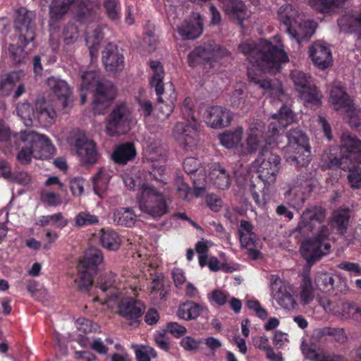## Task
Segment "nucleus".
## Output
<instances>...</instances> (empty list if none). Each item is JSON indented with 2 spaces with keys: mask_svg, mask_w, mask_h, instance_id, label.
<instances>
[{
  "mask_svg": "<svg viewBox=\"0 0 361 361\" xmlns=\"http://www.w3.org/2000/svg\"><path fill=\"white\" fill-rule=\"evenodd\" d=\"M149 66L152 71L150 84L155 88L158 96L157 116L159 120H165L174 109L176 100L175 88L172 83L163 84L164 72L159 61H152L149 62Z\"/></svg>",
  "mask_w": 361,
  "mask_h": 361,
  "instance_id": "nucleus-7",
  "label": "nucleus"
},
{
  "mask_svg": "<svg viewBox=\"0 0 361 361\" xmlns=\"http://www.w3.org/2000/svg\"><path fill=\"white\" fill-rule=\"evenodd\" d=\"M230 296V294L226 291L214 290L209 295L208 298L218 305L223 306L228 302Z\"/></svg>",
  "mask_w": 361,
  "mask_h": 361,
  "instance_id": "nucleus-58",
  "label": "nucleus"
},
{
  "mask_svg": "<svg viewBox=\"0 0 361 361\" xmlns=\"http://www.w3.org/2000/svg\"><path fill=\"white\" fill-rule=\"evenodd\" d=\"M15 27L19 32V41L24 44L32 42L34 38L32 20L34 13L25 8H20L16 12Z\"/></svg>",
  "mask_w": 361,
  "mask_h": 361,
  "instance_id": "nucleus-24",
  "label": "nucleus"
},
{
  "mask_svg": "<svg viewBox=\"0 0 361 361\" xmlns=\"http://www.w3.org/2000/svg\"><path fill=\"white\" fill-rule=\"evenodd\" d=\"M278 13L279 20L286 26L289 36L298 44L309 39L314 35L317 23L312 20L305 19L292 5L281 6Z\"/></svg>",
  "mask_w": 361,
  "mask_h": 361,
  "instance_id": "nucleus-8",
  "label": "nucleus"
},
{
  "mask_svg": "<svg viewBox=\"0 0 361 361\" xmlns=\"http://www.w3.org/2000/svg\"><path fill=\"white\" fill-rule=\"evenodd\" d=\"M204 310L202 305L194 302H187L180 305L177 311V316L184 320H190L197 318Z\"/></svg>",
  "mask_w": 361,
  "mask_h": 361,
  "instance_id": "nucleus-39",
  "label": "nucleus"
},
{
  "mask_svg": "<svg viewBox=\"0 0 361 361\" xmlns=\"http://www.w3.org/2000/svg\"><path fill=\"white\" fill-rule=\"evenodd\" d=\"M346 0H308L309 5L322 13H331L335 8L341 7Z\"/></svg>",
  "mask_w": 361,
  "mask_h": 361,
  "instance_id": "nucleus-43",
  "label": "nucleus"
},
{
  "mask_svg": "<svg viewBox=\"0 0 361 361\" xmlns=\"http://www.w3.org/2000/svg\"><path fill=\"white\" fill-rule=\"evenodd\" d=\"M340 30L344 32H357L356 50L361 54V13L346 12L338 20Z\"/></svg>",
  "mask_w": 361,
  "mask_h": 361,
  "instance_id": "nucleus-28",
  "label": "nucleus"
},
{
  "mask_svg": "<svg viewBox=\"0 0 361 361\" xmlns=\"http://www.w3.org/2000/svg\"><path fill=\"white\" fill-rule=\"evenodd\" d=\"M208 167V175L200 171L198 176L193 179V193L196 197L202 195L207 185H212L218 189L225 190L231 185V176L221 165L219 163H212Z\"/></svg>",
  "mask_w": 361,
  "mask_h": 361,
  "instance_id": "nucleus-14",
  "label": "nucleus"
},
{
  "mask_svg": "<svg viewBox=\"0 0 361 361\" xmlns=\"http://www.w3.org/2000/svg\"><path fill=\"white\" fill-rule=\"evenodd\" d=\"M295 118V116L292 110L286 106H282L278 114H273L272 118L274 121L269 126V133L271 135L264 139L266 145L270 147L276 146L280 137L279 130L293 123Z\"/></svg>",
  "mask_w": 361,
  "mask_h": 361,
  "instance_id": "nucleus-21",
  "label": "nucleus"
},
{
  "mask_svg": "<svg viewBox=\"0 0 361 361\" xmlns=\"http://www.w3.org/2000/svg\"><path fill=\"white\" fill-rule=\"evenodd\" d=\"M326 209L321 206H310L300 216L296 230L302 235L314 233L315 235L302 242L300 252L310 265L326 255L331 250L329 242V228L324 224Z\"/></svg>",
  "mask_w": 361,
  "mask_h": 361,
  "instance_id": "nucleus-1",
  "label": "nucleus"
},
{
  "mask_svg": "<svg viewBox=\"0 0 361 361\" xmlns=\"http://www.w3.org/2000/svg\"><path fill=\"white\" fill-rule=\"evenodd\" d=\"M329 102L335 111L343 110L352 127L361 126V111L357 109L352 99L340 84H334L330 90Z\"/></svg>",
  "mask_w": 361,
  "mask_h": 361,
  "instance_id": "nucleus-16",
  "label": "nucleus"
},
{
  "mask_svg": "<svg viewBox=\"0 0 361 361\" xmlns=\"http://www.w3.org/2000/svg\"><path fill=\"white\" fill-rule=\"evenodd\" d=\"M253 81L256 85L268 92L271 97H277L281 99V95L283 94L282 85L281 82L276 79L274 80H255L250 77V82Z\"/></svg>",
  "mask_w": 361,
  "mask_h": 361,
  "instance_id": "nucleus-40",
  "label": "nucleus"
},
{
  "mask_svg": "<svg viewBox=\"0 0 361 361\" xmlns=\"http://www.w3.org/2000/svg\"><path fill=\"white\" fill-rule=\"evenodd\" d=\"M112 219L117 225L132 227L135 224L137 215L131 208L121 207L114 211Z\"/></svg>",
  "mask_w": 361,
  "mask_h": 361,
  "instance_id": "nucleus-37",
  "label": "nucleus"
},
{
  "mask_svg": "<svg viewBox=\"0 0 361 361\" xmlns=\"http://www.w3.org/2000/svg\"><path fill=\"white\" fill-rule=\"evenodd\" d=\"M145 310V305L132 298H124L118 304L119 314L129 320L136 321L142 315Z\"/></svg>",
  "mask_w": 361,
  "mask_h": 361,
  "instance_id": "nucleus-32",
  "label": "nucleus"
},
{
  "mask_svg": "<svg viewBox=\"0 0 361 361\" xmlns=\"http://www.w3.org/2000/svg\"><path fill=\"white\" fill-rule=\"evenodd\" d=\"M295 90L300 94V98L307 103L317 104L322 98V94L313 83L312 78L298 70L290 73Z\"/></svg>",
  "mask_w": 361,
  "mask_h": 361,
  "instance_id": "nucleus-18",
  "label": "nucleus"
},
{
  "mask_svg": "<svg viewBox=\"0 0 361 361\" xmlns=\"http://www.w3.org/2000/svg\"><path fill=\"white\" fill-rule=\"evenodd\" d=\"M299 297L301 303L304 305H309L314 298V288L309 269L304 271L302 274Z\"/></svg>",
  "mask_w": 361,
  "mask_h": 361,
  "instance_id": "nucleus-36",
  "label": "nucleus"
},
{
  "mask_svg": "<svg viewBox=\"0 0 361 361\" xmlns=\"http://www.w3.org/2000/svg\"><path fill=\"white\" fill-rule=\"evenodd\" d=\"M132 348L134 349L137 361H151L157 357L156 351L150 346L133 344Z\"/></svg>",
  "mask_w": 361,
  "mask_h": 361,
  "instance_id": "nucleus-51",
  "label": "nucleus"
},
{
  "mask_svg": "<svg viewBox=\"0 0 361 361\" xmlns=\"http://www.w3.org/2000/svg\"><path fill=\"white\" fill-rule=\"evenodd\" d=\"M288 60L283 44L280 41L274 45L266 39H260L254 47H251L250 44V63L264 73L279 72L281 64Z\"/></svg>",
  "mask_w": 361,
  "mask_h": 361,
  "instance_id": "nucleus-5",
  "label": "nucleus"
},
{
  "mask_svg": "<svg viewBox=\"0 0 361 361\" xmlns=\"http://www.w3.org/2000/svg\"><path fill=\"white\" fill-rule=\"evenodd\" d=\"M99 219L97 216L87 212H79L75 217V226L77 227H85L97 224Z\"/></svg>",
  "mask_w": 361,
  "mask_h": 361,
  "instance_id": "nucleus-55",
  "label": "nucleus"
},
{
  "mask_svg": "<svg viewBox=\"0 0 361 361\" xmlns=\"http://www.w3.org/2000/svg\"><path fill=\"white\" fill-rule=\"evenodd\" d=\"M202 25L200 15L194 13L178 27V32L183 39H193L197 38L202 34Z\"/></svg>",
  "mask_w": 361,
  "mask_h": 361,
  "instance_id": "nucleus-31",
  "label": "nucleus"
},
{
  "mask_svg": "<svg viewBox=\"0 0 361 361\" xmlns=\"http://www.w3.org/2000/svg\"><path fill=\"white\" fill-rule=\"evenodd\" d=\"M47 84L61 102L63 113H68L73 104L72 92L68 83L62 79L52 76L47 80Z\"/></svg>",
  "mask_w": 361,
  "mask_h": 361,
  "instance_id": "nucleus-26",
  "label": "nucleus"
},
{
  "mask_svg": "<svg viewBox=\"0 0 361 361\" xmlns=\"http://www.w3.org/2000/svg\"><path fill=\"white\" fill-rule=\"evenodd\" d=\"M176 185L177 186V192L179 197L184 200H189V195L191 193V190L181 177H177L176 180Z\"/></svg>",
  "mask_w": 361,
  "mask_h": 361,
  "instance_id": "nucleus-64",
  "label": "nucleus"
},
{
  "mask_svg": "<svg viewBox=\"0 0 361 361\" xmlns=\"http://www.w3.org/2000/svg\"><path fill=\"white\" fill-rule=\"evenodd\" d=\"M99 239L102 246L111 251L118 250L121 244L120 236L114 230H102Z\"/></svg>",
  "mask_w": 361,
  "mask_h": 361,
  "instance_id": "nucleus-41",
  "label": "nucleus"
},
{
  "mask_svg": "<svg viewBox=\"0 0 361 361\" xmlns=\"http://www.w3.org/2000/svg\"><path fill=\"white\" fill-rule=\"evenodd\" d=\"M314 285L318 290L329 293L334 290V277L330 273L318 272L314 278Z\"/></svg>",
  "mask_w": 361,
  "mask_h": 361,
  "instance_id": "nucleus-48",
  "label": "nucleus"
},
{
  "mask_svg": "<svg viewBox=\"0 0 361 361\" xmlns=\"http://www.w3.org/2000/svg\"><path fill=\"white\" fill-rule=\"evenodd\" d=\"M180 118L185 123L178 121L173 129V137L185 149L192 150L199 142L197 122L195 116L194 103L187 97L180 106Z\"/></svg>",
  "mask_w": 361,
  "mask_h": 361,
  "instance_id": "nucleus-6",
  "label": "nucleus"
},
{
  "mask_svg": "<svg viewBox=\"0 0 361 361\" xmlns=\"http://www.w3.org/2000/svg\"><path fill=\"white\" fill-rule=\"evenodd\" d=\"M111 177V172L105 169H101L92 178L94 192L99 197L107 189Z\"/></svg>",
  "mask_w": 361,
  "mask_h": 361,
  "instance_id": "nucleus-44",
  "label": "nucleus"
},
{
  "mask_svg": "<svg viewBox=\"0 0 361 361\" xmlns=\"http://www.w3.org/2000/svg\"><path fill=\"white\" fill-rule=\"evenodd\" d=\"M145 257L142 259L145 262L142 267V271L145 276H147V271L149 276H154L150 286V295L154 300H164L169 293V288L164 284V275L157 271L158 264L153 257H148L146 255Z\"/></svg>",
  "mask_w": 361,
  "mask_h": 361,
  "instance_id": "nucleus-20",
  "label": "nucleus"
},
{
  "mask_svg": "<svg viewBox=\"0 0 361 361\" xmlns=\"http://www.w3.org/2000/svg\"><path fill=\"white\" fill-rule=\"evenodd\" d=\"M341 155L339 157H330L326 161L329 168L338 167L348 171V182L351 188H361V169L355 164H361V140L348 132L341 136Z\"/></svg>",
  "mask_w": 361,
  "mask_h": 361,
  "instance_id": "nucleus-3",
  "label": "nucleus"
},
{
  "mask_svg": "<svg viewBox=\"0 0 361 361\" xmlns=\"http://www.w3.org/2000/svg\"><path fill=\"white\" fill-rule=\"evenodd\" d=\"M286 159L297 168L305 167L310 161V148L305 133L299 129H293L287 134Z\"/></svg>",
  "mask_w": 361,
  "mask_h": 361,
  "instance_id": "nucleus-11",
  "label": "nucleus"
},
{
  "mask_svg": "<svg viewBox=\"0 0 361 361\" xmlns=\"http://www.w3.org/2000/svg\"><path fill=\"white\" fill-rule=\"evenodd\" d=\"M42 202L48 206L56 207L62 203L61 195L48 190H44L40 195Z\"/></svg>",
  "mask_w": 361,
  "mask_h": 361,
  "instance_id": "nucleus-57",
  "label": "nucleus"
},
{
  "mask_svg": "<svg viewBox=\"0 0 361 361\" xmlns=\"http://www.w3.org/2000/svg\"><path fill=\"white\" fill-rule=\"evenodd\" d=\"M134 120L126 104L116 105L106 118L105 131L110 136H117L130 130Z\"/></svg>",
  "mask_w": 361,
  "mask_h": 361,
  "instance_id": "nucleus-17",
  "label": "nucleus"
},
{
  "mask_svg": "<svg viewBox=\"0 0 361 361\" xmlns=\"http://www.w3.org/2000/svg\"><path fill=\"white\" fill-rule=\"evenodd\" d=\"M97 285L99 289L106 294V298L102 299L99 296L94 298V302L102 305H106L109 308H113L118 304L120 295H123V290L130 286L132 291H135L132 288V283L126 276L118 277L114 274L109 272L99 276L97 280Z\"/></svg>",
  "mask_w": 361,
  "mask_h": 361,
  "instance_id": "nucleus-12",
  "label": "nucleus"
},
{
  "mask_svg": "<svg viewBox=\"0 0 361 361\" xmlns=\"http://www.w3.org/2000/svg\"><path fill=\"white\" fill-rule=\"evenodd\" d=\"M37 120L44 127L52 125L56 118V112L52 104L44 99H38L35 104Z\"/></svg>",
  "mask_w": 361,
  "mask_h": 361,
  "instance_id": "nucleus-33",
  "label": "nucleus"
},
{
  "mask_svg": "<svg viewBox=\"0 0 361 361\" xmlns=\"http://www.w3.org/2000/svg\"><path fill=\"white\" fill-rule=\"evenodd\" d=\"M10 61L13 64H20L24 61L27 52L18 45L11 44L6 52Z\"/></svg>",
  "mask_w": 361,
  "mask_h": 361,
  "instance_id": "nucleus-53",
  "label": "nucleus"
},
{
  "mask_svg": "<svg viewBox=\"0 0 361 361\" xmlns=\"http://www.w3.org/2000/svg\"><path fill=\"white\" fill-rule=\"evenodd\" d=\"M350 211L349 209H340L334 211L331 216V226L336 228L341 234L345 233L349 219Z\"/></svg>",
  "mask_w": 361,
  "mask_h": 361,
  "instance_id": "nucleus-42",
  "label": "nucleus"
},
{
  "mask_svg": "<svg viewBox=\"0 0 361 361\" xmlns=\"http://www.w3.org/2000/svg\"><path fill=\"white\" fill-rule=\"evenodd\" d=\"M231 120V112L220 106L207 107L204 116L205 123L214 129H220L228 126Z\"/></svg>",
  "mask_w": 361,
  "mask_h": 361,
  "instance_id": "nucleus-25",
  "label": "nucleus"
},
{
  "mask_svg": "<svg viewBox=\"0 0 361 361\" xmlns=\"http://www.w3.org/2000/svg\"><path fill=\"white\" fill-rule=\"evenodd\" d=\"M136 155V150L132 143H123L116 147L111 155L112 159L119 164H126Z\"/></svg>",
  "mask_w": 361,
  "mask_h": 361,
  "instance_id": "nucleus-38",
  "label": "nucleus"
},
{
  "mask_svg": "<svg viewBox=\"0 0 361 361\" xmlns=\"http://www.w3.org/2000/svg\"><path fill=\"white\" fill-rule=\"evenodd\" d=\"M357 314H361V309L355 304L341 301L336 317L343 320L357 319Z\"/></svg>",
  "mask_w": 361,
  "mask_h": 361,
  "instance_id": "nucleus-46",
  "label": "nucleus"
},
{
  "mask_svg": "<svg viewBox=\"0 0 361 361\" xmlns=\"http://www.w3.org/2000/svg\"><path fill=\"white\" fill-rule=\"evenodd\" d=\"M250 310L253 314L262 320H266L268 318V312L258 300H250Z\"/></svg>",
  "mask_w": 361,
  "mask_h": 361,
  "instance_id": "nucleus-59",
  "label": "nucleus"
},
{
  "mask_svg": "<svg viewBox=\"0 0 361 361\" xmlns=\"http://www.w3.org/2000/svg\"><path fill=\"white\" fill-rule=\"evenodd\" d=\"M102 59L107 71L117 72L124 68L123 54L113 43H109L105 47Z\"/></svg>",
  "mask_w": 361,
  "mask_h": 361,
  "instance_id": "nucleus-30",
  "label": "nucleus"
},
{
  "mask_svg": "<svg viewBox=\"0 0 361 361\" xmlns=\"http://www.w3.org/2000/svg\"><path fill=\"white\" fill-rule=\"evenodd\" d=\"M37 225L45 226H54L58 228H63L68 224V220L60 212L51 215L41 216L37 223Z\"/></svg>",
  "mask_w": 361,
  "mask_h": 361,
  "instance_id": "nucleus-47",
  "label": "nucleus"
},
{
  "mask_svg": "<svg viewBox=\"0 0 361 361\" xmlns=\"http://www.w3.org/2000/svg\"><path fill=\"white\" fill-rule=\"evenodd\" d=\"M309 55L314 64L322 70L332 65L331 51L329 47L324 42H314L309 49Z\"/></svg>",
  "mask_w": 361,
  "mask_h": 361,
  "instance_id": "nucleus-27",
  "label": "nucleus"
},
{
  "mask_svg": "<svg viewBox=\"0 0 361 361\" xmlns=\"http://www.w3.org/2000/svg\"><path fill=\"white\" fill-rule=\"evenodd\" d=\"M302 352L305 357L310 361H340L338 356L328 354L322 350L304 348Z\"/></svg>",
  "mask_w": 361,
  "mask_h": 361,
  "instance_id": "nucleus-50",
  "label": "nucleus"
},
{
  "mask_svg": "<svg viewBox=\"0 0 361 361\" xmlns=\"http://www.w3.org/2000/svg\"><path fill=\"white\" fill-rule=\"evenodd\" d=\"M98 73L94 71H85L81 76V84L80 89L89 90L94 85H97L94 99L93 102V109L96 114H104L109 106L116 95V89L110 83H102L97 80Z\"/></svg>",
  "mask_w": 361,
  "mask_h": 361,
  "instance_id": "nucleus-10",
  "label": "nucleus"
},
{
  "mask_svg": "<svg viewBox=\"0 0 361 361\" xmlns=\"http://www.w3.org/2000/svg\"><path fill=\"white\" fill-rule=\"evenodd\" d=\"M75 326L78 330L82 333H88L96 331L97 325L93 324L90 320L85 318H79L75 322Z\"/></svg>",
  "mask_w": 361,
  "mask_h": 361,
  "instance_id": "nucleus-62",
  "label": "nucleus"
},
{
  "mask_svg": "<svg viewBox=\"0 0 361 361\" xmlns=\"http://www.w3.org/2000/svg\"><path fill=\"white\" fill-rule=\"evenodd\" d=\"M144 158L152 163V170L148 172H153L155 169V174L159 178L165 176V167L162 165L165 162V150L161 145L160 141L153 137H149L143 145ZM142 172H145L144 171Z\"/></svg>",
  "mask_w": 361,
  "mask_h": 361,
  "instance_id": "nucleus-19",
  "label": "nucleus"
},
{
  "mask_svg": "<svg viewBox=\"0 0 361 361\" xmlns=\"http://www.w3.org/2000/svg\"><path fill=\"white\" fill-rule=\"evenodd\" d=\"M245 90L246 87H245L243 90L242 88V85H240L235 89L231 98V102L233 106H240L242 104L245 103V97L247 96Z\"/></svg>",
  "mask_w": 361,
  "mask_h": 361,
  "instance_id": "nucleus-60",
  "label": "nucleus"
},
{
  "mask_svg": "<svg viewBox=\"0 0 361 361\" xmlns=\"http://www.w3.org/2000/svg\"><path fill=\"white\" fill-rule=\"evenodd\" d=\"M103 5L110 19L116 20L120 18L121 4L118 0H104Z\"/></svg>",
  "mask_w": 361,
  "mask_h": 361,
  "instance_id": "nucleus-56",
  "label": "nucleus"
},
{
  "mask_svg": "<svg viewBox=\"0 0 361 361\" xmlns=\"http://www.w3.org/2000/svg\"><path fill=\"white\" fill-rule=\"evenodd\" d=\"M103 255L100 250L91 247L85 253L83 258L80 260L77 269L78 276L75 283L80 289H87L91 286L93 275L97 273L98 266L103 262Z\"/></svg>",
  "mask_w": 361,
  "mask_h": 361,
  "instance_id": "nucleus-15",
  "label": "nucleus"
},
{
  "mask_svg": "<svg viewBox=\"0 0 361 361\" xmlns=\"http://www.w3.org/2000/svg\"><path fill=\"white\" fill-rule=\"evenodd\" d=\"M312 190L310 181L300 176L289 185L288 190L284 193V197L289 206L299 209Z\"/></svg>",
  "mask_w": 361,
  "mask_h": 361,
  "instance_id": "nucleus-23",
  "label": "nucleus"
},
{
  "mask_svg": "<svg viewBox=\"0 0 361 361\" xmlns=\"http://www.w3.org/2000/svg\"><path fill=\"white\" fill-rule=\"evenodd\" d=\"M228 54L229 52L226 49L211 41L191 51L188 56V63L190 66H195L202 60L212 63L213 61H217L228 56Z\"/></svg>",
  "mask_w": 361,
  "mask_h": 361,
  "instance_id": "nucleus-22",
  "label": "nucleus"
},
{
  "mask_svg": "<svg viewBox=\"0 0 361 361\" xmlns=\"http://www.w3.org/2000/svg\"><path fill=\"white\" fill-rule=\"evenodd\" d=\"M17 114L23 121L25 126H30L32 125L35 114L29 103L23 102L18 104Z\"/></svg>",
  "mask_w": 361,
  "mask_h": 361,
  "instance_id": "nucleus-54",
  "label": "nucleus"
},
{
  "mask_svg": "<svg viewBox=\"0 0 361 361\" xmlns=\"http://www.w3.org/2000/svg\"><path fill=\"white\" fill-rule=\"evenodd\" d=\"M238 238L242 248L248 247V221L243 220L238 228Z\"/></svg>",
  "mask_w": 361,
  "mask_h": 361,
  "instance_id": "nucleus-61",
  "label": "nucleus"
},
{
  "mask_svg": "<svg viewBox=\"0 0 361 361\" xmlns=\"http://www.w3.org/2000/svg\"><path fill=\"white\" fill-rule=\"evenodd\" d=\"M17 147L20 148L17 159L23 164L30 162L32 157L35 159L49 158L55 150L51 141L44 135L31 130H25L13 135Z\"/></svg>",
  "mask_w": 361,
  "mask_h": 361,
  "instance_id": "nucleus-4",
  "label": "nucleus"
},
{
  "mask_svg": "<svg viewBox=\"0 0 361 361\" xmlns=\"http://www.w3.org/2000/svg\"><path fill=\"white\" fill-rule=\"evenodd\" d=\"M23 76L22 71H13L8 74L0 82V90L4 94H8Z\"/></svg>",
  "mask_w": 361,
  "mask_h": 361,
  "instance_id": "nucleus-49",
  "label": "nucleus"
},
{
  "mask_svg": "<svg viewBox=\"0 0 361 361\" xmlns=\"http://www.w3.org/2000/svg\"><path fill=\"white\" fill-rule=\"evenodd\" d=\"M85 180L80 177L73 178L70 180V189L74 196H80L84 192Z\"/></svg>",
  "mask_w": 361,
  "mask_h": 361,
  "instance_id": "nucleus-63",
  "label": "nucleus"
},
{
  "mask_svg": "<svg viewBox=\"0 0 361 361\" xmlns=\"http://www.w3.org/2000/svg\"><path fill=\"white\" fill-rule=\"evenodd\" d=\"M243 133V128L238 126L219 134L218 138L222 146L227 149H232L240 145L242 140Z\"/></svg>",
  "mask_w": 361,
  "mask_h": 361,
  "instance_id": "nucleus-35",
  "label": "nucleus"
},
{
  "mask_svg": "<svg viewBox=\"0 0 361 361\" xmlns=\"http://www.w3.org/2000/svg\"><path fill=\"white\" fill-rule=\"evenodd\" d=\"M316 300L326 313L336 316L341 301L331 300L326 296L317 295Z\"/></svg>",
  "mask_w": 361,
  "mask_h": 361,
  "instance_id": "nucleus-52",
  "label": "nucleus"
},
{
  "mask_svg": "<svg viewBox=\"0 0 361 361\" xmlns=\"http://www.w3.org/2000/svg\"><path fill=\"white\" fill-rule=\"evenodd\" d=\"M272 296L276 300L278 305L285 310H291L295 309L298 305L293 294L286 287L282 288V289L278 290L277 293H275Z\"/></svg>",
  "mask_w": 361,
  "mask_h": 361,
  "instance_id": "nucleus-45",
  "label": "nucleus"
},
{
  "mask_svg": "<svg viewBox=\"0 0 361 361\" xmlns=\"http://www.w3.org/2000/svg\"><path fill=\"white\" fill-rule=\"evenodd\" d=\"M280 167L281 159L279 156L266 149L252 162L250 167V173H252V178L256 175V178L265 185H269L275 181Z\"/></svg>",
  "mask_w": 361,
  "mask_h": 361,
  "instance_id": "nucleus-13",
  "label": "nucleus"
},
{
  "mask_svg": "<svg viewBox=\"0 0 361 361\" xmlns=\"http://www.w3.org/2000/svg\"><path fill=\"white\" fill-rule=\"evenodd\" d=\"M153 172H140L133 169L130 173L123 176L125 185L129 189H137V202L142 212L152 218H159L169 212L166 195L148 182L154 180L160 183L167 182L166 177L159 178Z\"/></svg>",
  "mask_w": 361,
  "mask_h": 361,
  "instance_id": "nucleus-2",
  "label": "nucleus"
},
{
  "mask_svg": "<svg viewBox=\"0 0 361 361\" xmlns=\"http://www.w3.org/2000/svg\"><path fill=\"white\" fill-rule=\"evenodd\" d=\"M85 35L86 44L88 46L90 56L93 59L97 57L99 42L103 37L102 28L97 25L94 27L93 25L88 26Z\"/></svg>",
  "mask_w": 361,
  "mask_h": 361,
  "instance_id": "nucleus-34",
  "label": "nucleus"
},
{
  "mask_svg": "<svg viewBox=\"0 0 361 361\" xmlns=\"http://www.w3.org/2000/svg\"><path fill=\"white\" fill-rule=\"evenodd\" d=\"M75 148L80 161L83 164H94L98 157L95 143L80 135L75 140Z\"/></svg>",
  "mask_w": 361,
  "mask_h": 361,
  "instance_id": "nucleus-29",
  "label": "nucleus"
},
{
  "mask_svg": "<svg viewBox=\"0 0 361 361\" xmlns=\"http://www.w3.org/2000/svg\"><path fill=\"white\" fill-rule=\"evenodd\" d=\"M99 3L89 0H54L50 6L51 19H58L71 10L81 24H92L97 18Z\"/></svg>",
  "mask_w": 361,
  "mask_h": 361,
  "instance_id": "nucleus-9",
  "label": "nucleus"
}]
</instances>
